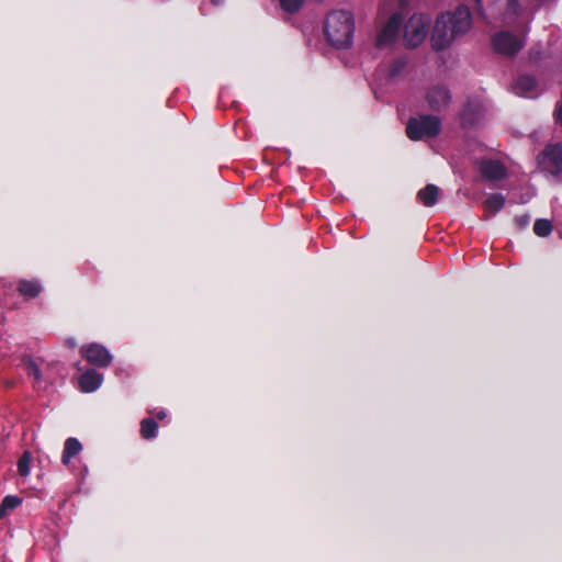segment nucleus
<instances>
[{
  "label": "nucleus",
  "mask_w": 562,
  "mask_h": 562,
  "mask_svg": "<svg viewBox=\"0 0 562 562\" xmlns=\"http://www.w3.org/2000/svg\"><path fill=\"white\" fill-rule=\"evenodd\" d=\"M472 25L470 11L460 7L453 12L440 14L434 24L431 32V45L436 50L450 47L461 35L465 34Z\"/></svg>",
  "instance_id": "2"
},
{
  "label": "nucleus",
  "mask_w": 562,
  "mask_h": 562,
  "mask_svg": "<svg viewBox=\"0 0 562 562\" xmlns=\"http://www.w3.org/2000/svg\"><path fill=\"white\" fill-rule=\"evenodd\" d=\"M157 417L159 419H164L166 417V413L165 412H160V413H158Z\"/></svg>",
  "instance_id": "23"
},
{
  "label": "nucleus",
  "mask_w": 562,
  "mask_h": 562,
  "mask_svg": "<svg viewBox=\"0 0 562 562\" xmlns=\"http://www.w3.org/2000/svg\"><path fill=\"white\" fill-rule=\"evenodd\" d=\"M441 122L437 116L422 115L407 122L406 134L412 140L434 138L439 135Z\"/></svg>",
  "instance_id": "4"
},
{
  "label": "nucleus",
  "mask_w": 562,
  "mask_h": 562,
  "mask_svg": "<svg viewBox=\"0 0 562 562\" xmlns=\"http://www.w3.org/2000/svg\"><path fill=\"white\" fill-rule=\"evenodd\" d=\"M493 46L501 54L512 55L521 48L522 42L507 32H501L493 37Z\"/></svg>",
  "instance_id": "7"
},
{
  "label": "nucleus",
  "mask_w": 562,
  "mask_h": 562,
  "mask_svg": "<svg viewBox=\"0 0 562 562\" xmlns=\"http://www.w3.org/2000/svg\"><path fill=\"white\" fill-rule=\"evenodd\" d=\"M430 19L422 13H415L405 18L403 11H396L382 22L375 37L376 46L386 47L393 44L402 31L405 46L417 47L429 31Z\"/></svg>",
  "instance_id": "1"
},
{
  "label": "nucleus",
  "mask_w": 562,
  "mask_h": 562,
  "mask_svg": "<svg viewBox=\"0 0 562 562\" xmlns=\"http://www.w3.org/2000/svg\"><path fill=\"white\" fill-rule=\"evenodd\" d=\"M552 231V225L550 223V221L548 220H537L535 225H533V232L536 235L540 236V237H546L548 236Z\"/></svg>",
  "instance_id": "18"
},
{
  "label": "nucleus",
  "mask_w": 562,
  "mask_h": 562,
  "mask_svg": "<svg viewBox=\"0 0 562 562\" xmlns=\"http://www.w3.org/2000/svg\"><path fill=\"white\" fill-rule=\"evenodd\" d=\"M212 2H213V3H218V2H220V0H212Z\"/></svg>",
  "instance_id": "24"
},
{
  "label": "nucleus",
  "mask_w": 562,
  "mask_h": 562,
  "mask_svg": "<svg viewBox=\"0 0 562 562\" xmlns=\"http://www.w3.org/2000/svg\"><path fill=\"white\" fill-rule=\"evenodd\" d=\"M32 456L29 451H25L18 461V472L20 476L27 477L31 472Z\"/></svg>",
  "instance_id": "16"
},
{
  "label": "nucleus",
  "mask_w": 562,
  "mask_h": 562,
  "mask_svg": "<svg viewBox=\"0 0 562 562\" xmlns=\"http://www.w3.org/2000/svg\"><path fill=\"white\" fill-rule=\"evenodd\" d=\"M85 355L89 362L99 367H106L112 359L109 351L98 344L90 345L86 349Z\"/></svg>",
  "instance_id": "8"
},
{
  "label": "nucleus",
  "mask_w": 562,
  "mask_h": 562,
  "mask_svg": "<svg viewBox=\"0 0 562 562\" xmlns=\"http://www.w3.org/2000/svg\"><path fill=\"white\" fill-rule=\"evenodd\" d=\"M157 424L153 419H144L142 422V436L146 439L156 435Z\"/></svg>",
  "instance_id": "20"
},
{
  "label": "nucleus",
  "mask_w": 562,
  "mask_h": 562,
  "mask_svg": "<svg viewBox=\"0 0 562 562\" xmlns=\"http://www.w3.org/2000/svg\"><path fill=\"white\" fill-rule=\"evenodd\" d=\"M81 449V443L76 438H68L64 447L63 463L68 464L71 458L80 452Z\"/></svg>",
  "instance_id": "12"
},
{
  "label": "nucleus",
  "mask_w": 562,
  "mask_h": 562,
  "mask_svg": "<svg viewBox=\"0 0 562 562\" xmlns=\"http://www.w3.org/2000/svg\"><path fill=\"white\" fill-rule=\"evenodd\" d=\"M324 34L329 44L335 47L350 45L353 34V20L349 12L333 11L324 22Z\"/></svg>",
  "instance_id": "3"
},
{
  "label": "nucleus",
  "mask_w": 562,
  "mask_h": 562,
  "mask_svg": "<svg viewBox=\"0 0 562 562\" xmlns=\"http://www.w3.org/2000/svg\"><path fill=\"white\" fill-rule=\"evenodd\" d=\"M25 369L30 376H33L34 380L38 381L41 379V372L37 364L34 361L25 362Z\"/></svg>",
  "instance_id": "21"
},
{
  "label": "nucleus",
  "mask_w": 562,
  "mask_h": 562,
  "mask_svg": "<svg viewBox=\"0 0 562 562\" xmlns=\"http://www.w3.org/2000/svg\"><path fill=\"white\" fill-rule=\"evenodd\" d=\"M480 171L483 177L490 180H499L506 175L504 166L499 161L495 160L481 161Z\"/></svg>",
  "instance_id": "9"
},
{
  "label": "nucleus",
  "mask_w": 562,
  "mask_h": 562,
  "mask_svg": "<svg viewBox=\"0 0 562 562\" xmlns=\"http://www.w3.org/2000/svg\"><path fill=\"white\" fill-rule=\"evenodd\" d=\"M537 81L530 76H522L517 81V90L524 95L532 97L537 90Z\"/></svg>",
  "instance_id": "13"
},
{
  "label": "nucleus",
  "mask_w": 562,
  "mask_h": 562,
  "mask_svg": "<svg viewBox=\"0 0 562 562\" xmlns=\"http://www.w3.org/2000/svg\"><path fill=\"white\" fill-rule=\"evenodd\" d=\"M102 383V376L95 371H87L80 376L79 385L83 392H93Z\"/></svg>",
  "instance_id": "10"
},
{
  "label": "nucleus",
  "mask_w": 562,
  "mask_h": 562,
  "mask_svg": "<svg viewBox=\"0 0 562 562\" xmlns=\"http://www.w3.org/2000/svg\"><path fill=\"white\" fill-rule=\"evenodd\" d=\"M508 5H509L510 9L516 10L517 1L516 0H512Z\"/></svg>",
  "instance_id": "22"
},
{
  "label": "nucleus",
  "mask_w": 562,
  "mask_h": 562,
  "mask_svg": "<svg viewBox=\"0 0 562 562\" xmlns=\"http://www.w3.org/2000/svg\"><path fill=\"white\" fill-rule=\"evenodd\" d=\"M439 189L434 184H428L418 192V199L426 206H432L438 198Z\"/></svg>",
  "instance_id": "11"
},
{
  "label": "nucleus",
  "mask_w": 562,
  "mask_h": 562,
  "mask_svg": "<svg viewBox=\"0 0 562 562\" xmlns=\"http://www.w3.org/2000/svg\"><path fill=\"white\" fill-rule=\"evenodd\" d=\"M426 101L430 109L440 111L449 105L451 95L447 87L435 85L427 90Z\"/></svg>",
  "instance_id": "6"
},
{
  "label": "nucleus",
  "mask_w": 562,
  "mask_h": 562,
  "mask_svg": "<svg viewBox=\"0 0 562 562\" xmlns=\"http://www.w3.org/2000/svg\"><path fill=\"white\" fill-rule=\"evenodd\" d=\"M304 0H279L280 7L288 13L297 12L303 5Z\"/></svg>",
  "instance_id": "19"
},
{
  "label": "nucleus",
  "mask_w": 562,
  "mask_h": 562,
  "mask_svg": "<svg viewBox=\"0 0 562 562\" xmlns=\"http://www.w3.org/2000/svg\"><path fill=\"white\" fill-rule=\"evenodd\" d=\"M539 166L554 177H562V146L546 147L539 157Z\"/></svg>",
  "instance_id": "5"
},
{
  "label": "nucleus",
  "mask_w": 562,
  "mask_h": 562,
  "mask_svg": "<svg viewBox=\"0 0 562 562\" xmlns=\"http://www.w3.org/2000/svg\"><path fill=\"white\" fill-rule=\"evenodd\" d=\"M18 290L26 297H35L41 292V285L36 281L22 280L19 282Z\"/></svg>",
  "instance_id": "14"
},
{
  "label": "nucleus",
  "mask_w": 562,
  "mask_h": 562,
  "mask_svg": "<svg viewBox=\"0 0 562 562\" xmlns=\"http://www.w3.org/2000/svg\"><path fill=\"white\" fill-rule=\"evenodd\" d=\"M504 203L505 198L502 194H492L485 200V210L494 214L504 206Z\"/></svg>",
  "instance_id": "15"
},
{
  "label": "nucleus",
  "mask_w": 562,
  "mask_h": 562,
  "mask_svg": "<svg viewBox=\"0 0 562 562\" xmlns=\"http://www.w3.org/2000/svg\"><path fill=\"white\" fill-rule=\"evenodd\" d=\"M21 504V498L16 496H5L0 506V518H3L9 510L16 508Z\"/></svg>",
  "instance_id": "17"
}]
</instances>
